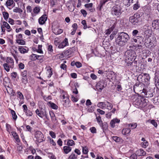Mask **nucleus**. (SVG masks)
Listing matches in <instances>:
<instances>
[{
	"label": "nucleus",
	"instance_id": "f257e3e1",
	"mask_svg": "<svg viewBox=\"0 0 159 159\" xmlns=\"http://www.w3.org/2000/svg\"><path fill=\"white\" fill-rule=\"evenodd\" d=\"M129 39V36L127 34L123 32H120L118 34L115 42L117 45L122 47L125 44Z\"/></svg>",
	"mask_w": 159,
	"mask_h": 159
},
{
	"label": "nucleus",
	"instance_id": "f03ea898",
	"mask_svg": "<svg viewBox=\"0 0 159 159\" xmlns=\"http://www.w3.org/2000/svg\"><path fill=\"white\" fill-rule=\"evenodd\" d=\"M125 55L126 57V62L128 64V66H130L133 62L135 63L136 62H134L135 59L136 54L133 50H129L127 51L125 53Z\"/></svg>",
	"mask_w": 159,
	"mask_h": 159
},
{
	"label": "nucleus",
	"instance_id": "7ed1b4c3",
	"mask_svg": "<svg viewBox=\"0 0 159 159\" xmlns=\"http://www.w3.org/2000/svg\"><path fill=\"white\" fill-rule=\"evenodd\" d=\"M122 13V8L119 5H116L113 7L111 10V14L115 17L118 18Z\"/></svg>",
	"mask_w": 159,
	"mask_h": 159
},
{
	"label": "nucleus",
	"instance_id": "20e7f679",
	"mask_svg": "<svg viewBox=\"0 0 159 159\" xmlns=\"http://www.w3.org/2000/svg\"><path fill=\"white\" fill-rule=\"evenodd\" d=\"M140 17L139 14L135 13L134 15L129 17V21L133 25H137L141 21Z\"/></svg>",
	"mask_w": 159,
	"mask_h": 159
},
{
	"label": "nucleus",
	"instance_id": "39448f33",
	"mask_svg": "<svg viewBox=\"0 0 159 159\" xmlns=\"http://www.w3.org/2000/svg\"><path fill=\"white\" fill-rule=\"evenodd\" d=\"M148 101L143 97H140L135 100L134 104L141 107H143L147 105Z\"/></svg>",
	"mask_w": 159,
	"mask_h": 159
},
{
	"label": "nucleus",
	"instance_id": "423d86ee",
	"mask_svg": "<svg viewBox=\"0 0 159 159\" xmlns=\"http://www.w3.org/2000/svg\"><path fill=\"white\" fill-rule=\"evenodd\" d=\"M34 136L36 139V141L37 142L40 143L44 141L45 140L43 134L39 131H37L35 133Z\"/></svg>",
	"mask_w": 159,
	"mask_h": 159
},
{
	"label": "nucleus",
	"instance_id": "0eeeda50",
	"mask_svg": "<svg viewBox=\"0 0 159 159\" xmlns=\"http://www.w3.org/2000/svg\"><path fill=\"white\" fill-rule=\"evenodd\" d=\"M35 112L37 115L39 117L43 118L44 117L48 119L47 114L45 108H41L40 109H37L35 111Z\"/></svg>",
	"mask_w": 159,
	"mask_h": 159
},
{
	"label": "nucleus",
	"instance_id": "6e6552de",
	"mask_svg": "<svg viewBox=\"0 0 159 159\" xmlns=\"http://www.w3.org/2000/svg\"><path fill=\"white\" fill-rule=\"evenodd\" d=\"M141 92V95L143 98H151L153 96L152 92L150 90L147 91L146 89L143 88L140 91Z\"/></svg>",
	"mask_w": 159,
	"mask_h": 159
},
{
	"label": "nucleus",
	"instance_id": "1a4fd4ad",
	"mask_svg": "<svg viewBox=\"0 0 159 159\" xmlns=\"http://www.w3.org/2000/svg\"><path fill=\"white\" fill-rule=\"evenodd\" d=\"M106 86L103 80H100L97 83L96 88L98 91L101 92Z\"/></svg>",
	"mask_w": 159,
	"mask_h": 159
},
{
	"label": "nucleus",
	"instance_id": "9d476101",
	"mask_svg": "<svg viewBox=\"0 0 159 159\" xmlns=\"http://www.w3.org/2000/svg\"><path fill=\"white\" fill-rule=\"evenodd\" d=\"M69 45L68 42V39L67 38H65L64 40H63L61 43H60L58 45V48H63L66 46Z\"/></svg>",
	"mask_w": 159,
	"mask_h": 159
},
{
	"label": "nucleus",
	"instance_id": "9b49d317",
	"mask_svg": "<svg viewBox=\"0 0 159 159\" xmlns=\"http://www.w3.org/2000/svg\"><path fill=\"white\" fill-rule=\"evenodd\" d=\"M152 26L154 29L159 30V20H153L152 23Z\"/></svg>",
	"mask_w": 159,
	"mask_h": 159
},
{
	"label": "nucleus",
	"instance_id": "f8f14e48",
	"mask_svg": "<svg viewBox=\"0 0 159 159\" xmlns=\"http://www.w3.org/2000/svg\"><path fill=\"white\" fill-rule=\"evenodd\" d=\"M6 64L9 65L11 68H13L14 67V61L12 58L11 57H7L6 61Z\"/></svg>",
	"mask_w": 159,
	"mask_h": 159
},
{
	"label": "nucleus",
	"instance_id": "ddd939ff",
	"mask_svg": "<svg viewBox=\"0 0 159 159\" xmlns=\"http://www.w3.org/2000/svg\"><path fill=\"white\" fill-rule=\"evenodd\" d=\"M27 72L26 70H24L21 73V75L22 76V81L24 84H26L27 82Z\"/></svg>",
	"mask_w": 159,
	"mask_h": 159
},
{
	"label": "nucleus",
	"instance_id": "4468645a",
	"mask_svg": "<svg viewBox=\"0 0 159 159\" xmlns=\"http://www.w3.org/2000/svg\"><path fill=\"white\" fill-rule=\"evenodd\" d=\"M47 17L46 14L42 15L39 19V22L40 24L43 25L47 20Z\"/></svg>",
	"mask_w": 159,
	"mask_h": 159
},
{
	"label": "nucleus",
	"instance_id": "2eb2a0df",
	"mask_svg": "<svg viewBox=\"0 0 159 159\" xmlns=\"http://www.w3.org/2000/svg\"><path fill=\"white\" fill-rule=\"evenodd\" d=\"M139 77L141 78L142 77H143L144 78V80L146 82L149 80L150 77L149 74L147 73H142L139 76Z\"/></svg>",
	"mask_w": 159,
	"mask_h": 159
},
{
	"label": "nucleus",
	"instance_id": "dca6fc26",
	"mask_svg": "<svg viewBox=\"0 0 159 159\" xmlns=\"http://www.w3.org/2000/svg\"><path fill=\"white\" fill-rule=\"evenodd\" d=\"M120 121V120L117 118L113 119L111 120L110 122L111 126L112 128L114 127L115 125L116 124L119 123Z\"/></svg>",
	"mask_w": 159,
	"mask_h": 159
},
{
	"label": "nucleus",
	"instance_id": "f3484780",
	"mask_svg": "<svg viewBox=\"0 0 159 159\" xmlns=\"http://www.w3.org/2000/svg\"><path fill=\"white\" fill-rule=\"evenodd\" d=\"M152 38L151 36L147 35L146 36L145 39L144 43L146 46H148V44L152 41Z\"/></svg>",
	"mask_w": 159,
	"mask_h": 159
},
{
	"label": "nucleus",
	"instance_id": "a211bd4d",
	"mask_svg": "<svg viewBox=\"0 0 159 159\" xmlns=\"http://www.w3.org/2000/svg\"><path fill=\"white\" fill-rule=\"evenodd\" d=\"M14 53H13V55L16 60V61L17 63V61L19 60L18 58L20 57L19 53L18 52V51L16 50H14Z\"/></svg>",
	"mask_w": 159,
	"mask_h": 159
},
{
	"label": "nucleus",
	"instance_id": "6ab92c4d",
	"mask_svg": "<svg viewBox=\"0 0 159 159\" xmlns=\"http://www.w3.org/2000/svg\"><path fill=\"white\" fill-rule=\"evenodd\" d=\"M2 25L3 26L4 28H6L7 29L8 32H10L12 30V29L11 28L9 25L6 21L3 22V25Z\"/></svg>",
	"mask_w": 159,
	"mask_h": 159
},
{
	"label": "nucleus",
	"instance_id": "aec40b11",
	"mask_svg": "<svg viewBox=\"0 0 159 159\" xmlns=\"http://www.w3.org/2000/svg\"><path fill=\"white\" fill-rule=\"evenodd\" d=\"M63 150L64 152L67 154L71 151V148L68 146H65L63 147Z\"/></svg>",
	"mask_w": 159,
	"mask_h": 159
},
{
	"label": "nucleus",
	"instance_id": "412c9836",
	"mask_svg": "<svg viewBox=\"0 0 159 159\" xmlns=\"http://www.w3.org/2000/svg\"><path fill=\"white\" fill-rule=\"evenodd\" d=\"M97 105L98 107L102 109L107 108L106 102H100Z\"/></svg>",
	"mask_w": 159,
	"mask_h": 159
},
{
	"label": "nucleus",
	"instance_id": "4be33fe9",
	"mask_svg": "<svg viewBox=\"0 0 159 159\" xmlns=\"http://www.w3.org/2000/svg\"><path fill=\"white\" fill-rule=\"evenodd\" d=\"M139 156H144L146 154V152L143 149H140L137 152Z\"/></svg>",
	"mask_w": 159,
	"mask_h": 159
},
{
	"label": "nucleus",
	"instance_id": "5701e85b",
	"mask_svg": "<svg viewBox=\"0 0 159 159\" xmlns=\"http://www.w3.org/2000/svg\"><path fill=\"white\" fill-rule=\"evenodd\" d=\"M40 9L39 7H35L34 8L33 10V11L34 12V13H32V16H35V14H38L39 13L40 11Z\"/></svg>",
	"mask_w": 159,
	"mask_h": 159
},
{
	"label": "nucleus",
	"instance_id": "b1692460",
	"mask_svg": "<svg viewBox=\"0 0 159 159\" xmlns=\"http://www.w3.org/2000/svg\"><path fill=\"white\" fill-rule=\"evenodd\" d=\"M12 135L13 136L16 142L17 143L20 141L19 136L17 133L15 131L11 132Z\"/></svg>",
	"mask_w": 159,
	"mask_h": 159
},
{
	"label": "nucleus",
	"instance_id": "393cba45",
	"mask_svg": "<svg viewBox=\"0 0 159 159\" xmlns=\"http://www.w3.org/2000/svg\"><path fill=\"white\" fill-rule=\"evenodd\" d=\"M49 114L52 121L53 122H56L57 119L54 113L52 112H49Z\"/></svg>",
	"mask_w": 159,
	"mask_h": 159
},
{
	"label": "nucleus",
	"instance_id": "a878e982",
	"mask_svg": "<svg viewBox=\"0 0 159 159\" xmlns=\"http://www.w3.org/2000/svg\"><path fill=\"white\" fill-rule=\"evenodd\" d=\"M29 51V48L26 47L20 46V53L24 54L27 52Z\"/></svg>",
	"mask_w": 159,
	"mask_h": 159
},
{
	"label": "nucleus",
	"instance_id": "bb28decb",
	"mask_svg": "<svg viewBox=\"0 0 159 159\" xmlns=\"http://www.w3.org/2000/svg\"><path fill=\"white\" fill-rule=\"evenodd\" d=\"M130 129L129 128L124 129L122 130V133L124 135L129 134L130 132Z\"/></svg>",
	"mask_w": 159,
	"mask_h": 159
},
{
	"label": "nucleus",
	"instance_id": "cd10ccee",
	"mask_svg": "<svg viewBox=\"0 0 159 159\" xmlns=\"http://www.w3.org/2000/svg\"><path fill=\"white\" fill-rule=\"evenodd\" d=\"M39 57L38 56V55L34 54H32L30 56V59L31 61H35L37 60V57Z\"/></svg>",
	"mask_w": 159,
	"mask_h": 159
},
{
	"label": "nucleus",
	"instance_id": "c85d7f7f",
	"mask_svg": "<svg viewBox=\"0 0 159 159\" xmlns=\"http://www.w3.org/2000/svg\"><path fill=\"white\" fill-rule=\"evenodd\" d=\"M48 104L49 105V106H50L51 108L53 109H57L58 108V107L57 106L51 101L49 102Z\"/></svg>",
	"mask_w": 159,
	"mask_h": 159
},
{
	"label": "nucleus",
	"instance_id": "c756f323",
	"mask_svg": "<svg viewBox=\"0 0 159 159\" xmlns=\"http://www.w3.org/2000/svg\"><path fill=\"white\" fill-rule=\"evenodd\" d=\"M129 128L130 129H133L136 128L137 126V124L136 123H131L129 124H128Z\"/></svg>",
	"mask_w": 159,
	"mask_h": 159
},
{
	"label": "nucleus",
	"instance_id": "7c9ffc66",
	"mask_svg": "<svg viewBox=\"0 0 159 159\" xmlns=\"http://www.w3.org/2000/svg\"><path fill=\"white\" fill-rule=\"evenodd\" d=\"M143 11L145 13L148 14L151 11V9L149 6H145L143 7Z\"/></svg>",
	"mask_w": 159,
	"mask_h": 159
},
{
	"label": "nucleus",
	"instance_id": "2f4dec72",
	"mask_svg": "<svg viewBox=\"0 0 159 159\" xmlns=\"http://www.w3.org/2000/svg\"><path fill=\"white\" fill-rule=\"evenodd\" d=\"M109 0H101L100 3V9H101L102 6L105 4V3L109 1Z\"/></svg>",
	"mask_w": 159,
	"mask_h": 159
},
{
	"label": "nucleus",
	"instance_id": "473e14b6",
	"mask_svg": "<svg viewBox=\"0 0 159 159\" xmlns=\"http://www.w3.org/2000/svg\"><path fill=\"white\" fill-rule=\"evenodd\" d=\"M155 82L159 81V71H156L155 73Z\"/></svg>",
	"mask_w": 159,
	"mask_h": 159
},
{
	"label": "nucleus",
	"instance_id": "72a5a7b5",
	"mask_svg": "<svg viewBox=\"0 0 159 159\" xmlns=\"http://www.w3.org/2000/svg\"><path fill=\"white\" fill-rule=\"evenodd\" d=\"M67 144L68 145V146H72L74 145H75V143L71 139H68Z\"/></svg>",
	"mask_w": 159,
	"mask_h": 159
},
{
	"label": "nucleus",
	"instance_id": "f704fd0d",
	"mask_svg": "<svg viewBox=\"0 0 159 159\" xmlns=\"http://www.w3.org/2000/svg\"><path fill=\"white\" fill-rule=\"evenodd\" d=\"M11 112L12 114L13 119L15 120L17 118V115H16L15 112L13 110L10 109Z\"/></svg>",
	"mask_w": 159,
	"mask_h": 159
},
{
	"label": "nucleus",
	"instance_id": "c9c22d12",
	"mask_svg": "<svg viewBox=\"0 0 159 159\" xmlns=\"http://www.w3.org/2000/svg\"><path fill=\"white\" fill-rule=\"evenodd\" d=\"M3 65L4 69L7 72L9 71L10 68H11V67L9 66V65L6 63L4 64Z\"/></svg>",
	"mask_w": 159,
	"mask_h": 159
},
{
	"label": "nucleus",
	"instance_id": "e433bc0d",
	"mask_svg": "<svg viewBox=\"0 0 159 159\" xmlns=\"http://www.w3.org/2000/svg\"><path fill=\"white\" fill-rule=\"evenodd\" d=\"M3 17L6 20H7L9 17V14L7 12L4 11L2 13Z\"/></svg>",
	"mask_w": 159,
	"mask_h": 159
},
{
	"label": "nucleus",
	"instance_id": "4c0bfd02",
	"mask_svg": "<svg viewBox=\"0 0 159 159\" xmlns=\"http://www.w3.org/2000/svg\"><path fill=\"white\" fill-rule=\"evenodd\" d=\"M42 46L39 45L38 46V49H35L36 51L40 53H43V51L41 49Z\"/></svg>",
	"mask_w": 159,
	"mask_h": 159
},
{
	"label": "nucleus",
	"instance_id": "58836bf2",
	"mask_svg": "<svg viewBox=\"0 0 159 159\" xmlns=\"http://www.w3.org/2000/svg\"><path fill=\"white\" fill-rule=\"evenodd\" d=\"M107 109L109 110H111L112 108L113 105L112 104L108 102H107Z\"/></svg>",
	"mask_w": 159,
	"mask_h": 159
},
{
	"label": "nucleus",
	"instance_id": "ea45409f",
	"mask_svg": "<svg viewBox=\"0 0 159 159\" xmlns=\"http://www.w3.org/2000/svg\"><path fill=\"white\" fill-rule=\"evenodd\" d=\"M14 3L13 0H8L6 2V5L7 6H10L12 5Z\"/></svg>",
	"mask_w": 159,
	"mask_h": 159
},
{
	"label": "nucleus",
	"instance_id": "a19ab883",
	"mask_svg": "<svg viewBox=\"0 0 159 159\" xmlns=\"http://www.w3.org/2000/svg\"><path fill=\"white\" fill-rule=\"evenodd\" d=\"M150 121V123L156 128H157V123L155 121V120H148V121Z\"/></svg>",
	"mask_w": 159,
	"mask_h": 159
},
{
	"label": "nucleus",
	"instance_id": "79ce46f5",
	"mask_svg": "<svg viewBox=\"0 0 159 159\" xmlns=\"http://www.w3.org/2000/svg\"><path fill=\"white\" fill-rule=\"evenodd\" d=\"M82 150L83 153L85 154H86L88 153V149L87 147H83Z\"/></svg>",
	"mask_w": 159,
	"mask_h": 159
},
{
	"label": "nucleus",
	"instance_id": "37998d69",
	"mask_svg": "<svg viewBox=\"0 0 159 159\" xmlns=\"http://www.w3.org/2000/svg\"><path fill=\"white\" fill-rule=\"evenodd\" d=\"M138 2L137 1V3L134 5L133 8L134 10H137L140 7L139 5L138 4Z\"/></svg>",
	"mask_w": 159,
	"mask_h": 159
},
{
	"label": "nucleus",
	"instance_id": "c03bdc74",
	"mask_svg": "<svg viewBox=\"0 0 159 159\" xmlns=\"http://www.w3.org/2000/svg\"><path fill=\"white\" fill-rule=\"evenodd\" d=\"M16 43L20 44V34H18L16 36Z\"/></svg>",
	"mask_w": 159,
	"mask_h": 159
},
{
	"label": "nucleus",
	"instance_id": "a18cd8bd",
	"mask_svg": "<svg viewBox=\"0 0 159 159\" xmlns=\"http://www.w3.org/2000/svg\"><path fill=\"white\" fill-rule=\"evenodd\" d=\"M77 156L72 153L69 157V159H75L77 158Z\"/></svg>",
	"mask_w": 159,
	"mask_h": 159
},
{
	"label": "nucleus",
	"instance_id": "49530a36",
	"mask_svg": "<svg viewBox=\"0 0 159 159\" xmlns=\"http://www.w3.org/2000/svg\"><path fill=\"white\" fill-rule=\"evenodd\" d=\"M72 49L71 48L69 49L68 50H66L64 52V54H65L66 55H70L71 54L72 52Z\"/></svg>",
	"mask_w": 159,
	"mask_h": 159
},
{
	"label": "nucleus",
	"instance_id": "de8ad7c7",
	"mask_svg": "<svg viewBox=\"0 0 159 159\" xmlns=\"http://www.w3.org/2000/svg\"><path fill=\"white\" fill-rule=\"evenodd\" d=\"M43 99L46 101H48L49 100L52 99V97L51 96L49 95L48 97L44 95L43 96Z\"/></svg>",
	"mask_w": 159,
	"mask_h": 159
},
{
	"label": "nucleus",
	"instance_id": "09e8293b",
	"mask_svg": "<svg viewBox=\"0 0 159 159\" xmlns=\"http://www.w3.org/2000/svg\"><path fill=\"white\" fill-rule=\"evenodd\" d=\"M96 119L98 123L100 125V126H101L102 123H103L102 121L101 117L99 116L98 117H97Z\"/></svg>",
	"mask_w": 159,
	"mask_h": 159
},
{
	"label": "nucleus",
	"instance_id": "8fccbe9b",
	"mask_svg": "<svg viewBox=\"0 0 159 159\" xmlns=\"http://www.w3.org/2000/svg\"><path fill=\"white\" fill-rule=\"evenodd\" d=\"M139 33V31L137 30H134L132 32V35L134 37H136Z\"/></svg>",
	"mask_w": 159,
	"mask_h": 159
},
{
	"label": "nucleus",
	"instance_id": "3c124183",
	"mask_svg": "<svg viewBox=\"0 0 159 159\" xmlns=\"http://www.w3.org/2000/svg\"><path fill=\"white\" fill-rule=\"evenodd\" d=\"M112 138L116 142H120V139L117 136H112Z\"/></svg>",
	"mask_w": 159,
	"mask_h": 159
},
{
	"label": "nucleus",
	"instance_id": "603ef678",
	"mask_svg": "<svg viewBox=\"0 0 159 159\" xmlns=\"http://www.w3.org/2000/svg\"><path fill=\"white\" fill-rule=\"evenodd\" d=\"M81 23L84 26L83 27L84 29H86L87 28L86 21L85 20H83L82 21Z\"/></svg>",
	"mask_w": 159,
	"mask_h": 159
},
{
	"label": "nucleus",
	"instance_id": "864d4df0",
	"mask_svg": "<svg viewBox=\"0 0 159 159\" xmlns=\"http://www.w3.org/2000/svg\"><path fill=\"white\" fill-rule=\"evenodd\" d=\"M148 145V142L146 141L142 143V147L143 148H145L147 147Z\"/></svg>",
	"mask_w": 159,
	"mask_h": 159
},
{
	"label": "nucleus",
	"instance_id": "5fc2aeb1",
	"mask_svg": "<svg viewBox=\"0 0 159 159\" xmlns=\"http://www.w3.org/2000/svg\"><path fill=\"white\" fill-rule=\"evenodd\" d=\"M26 115L28 116H31L33 115V113L30 110H28L26 112H25Z\"/></svg>",
	"mask_w": 159,
	"mask_h": 159
},
{
	"label": "nucleus",
	"instance_id": "6e6d98bb",
	"mask_svg": "<svg viewBox=\"0 0 159 159\" xmlns=\"http://www.w3.org/2000/svg\"><path fill=\"white\" fill-rule=\"evenodd\" d=\"M112 30L113 29L111 28L107 29L106 31V34L108 35L110 34Z\"/></svg>",
	"mask_w": 159,
	"mask_h": 159
},
{
	"label": "nucleus",
	"instance_id": "4d7b16f0",
	"mask_svg": "<svg viewBox=\"0 0 159 159\" xmlns=\"http://www.w3.org/2000/svg\"><path fill=\"white\" fill-rule=\"evenodd\" d=\"M48 72L49 73V75H48V77L50 78L52 75V68H50L48 70Z\"/></svg>",
	"mask_w": 159,
	"mask_h": 159
},
{
	"label": "nucleus",
	"instance_id": "13d9d810",
	"mask_svg": "<svg viewBox=\"0 0 159 159\" xmlns=\"http://www.w3.org/2000/svg\"><path fill=\"white\" fill-rule=\"evenodd\" d=\"M139 83H136L134 86L133 90H134V93H136V92H135V89L136 88L137 89H138L140 87H139Z\"/></svg>",
	"mask_w": 159,
	"mask_h": 159
},
{
	"label": "nucleus",
	"instance_id": "bf43d9fd",
	"mask_svg": "<svg viewBox=\"0 0 159 159\" xmlns=\"http://www.w3.org/2000/svg\"><path fill=\"white\" fill-rule=\"evenodd\" d=\"M91 132L92 133H96V129L95 127H92L90 129Z\"/></svg>",
	"mask_w": 159,
	"mask_h": 159
},
{
	"label": "nucleus",
	"instance_id": "052dcab7",
	"mask_svg": "<svg viewBox=\"0 0 159 159\" xmlns=\"http://www.w3.org/2000/svg\"><path fill=\"white\" fill-rule=\"evenodd\" d=\"M20 137L21 138V139L22 140V141H23V142L26 145H28L27 142L25 140V137H24L23 134H20Z\"/></svg>",
	"mask_w": 159,
	"mask_h": 159
},
{
	"label": "nucleus",
	"instance_id": "680f3d73",
	"mask_svg": "<svg viewBox=\"0 0 159 159\" xmlns=\"http://www.w3.org/2000/svg\"><path fill=\"white\" fill-rule=\"evenodd\" d=\"M62 97L63 99L64 100L63 101L65 102V103L69 102V99L67 97H66L64 95H63Z\"/></svg>",
	"mask_w": 159,
	"mask_h": 159
},
{
	"label": "nucleus",
	"instance_id": "e2e57ef3",
	"mask_svg": "<svg viewBox=\"0 0 159 159\" xmlns=\"http://www.w3.org/2000/svg\"><path fill=\"white\" fill-rule=\"evenodd\" d=\"M49 134L52 138H55L56 137L55 133L52 131H50Z\"/></svg>",
	"mask_w": 159,
	"mask_h": 159
},
{
	"label": "nucleus",
	"instance_id": "0e129e2a",
	"mask_svg": "<svg viewBox=\"0 0 159 159\" xmlns=\"http://www.w3.org/2000/svg\"><path fill=\"white\" fill-rule=\"evenodd\" d=\"M100 126L103 129H106L108 126L107 124H104L103 123H102L101 126Z\"/></svg>",
	"mask_w": 159,
	"mask_h": 159
},
{
	"label": "nucleus",
	"instance_id": "69168bd1",
	"mask_svg": "<svg viewBox=\"0 0 159 159\" xmlns=\"http://www.w3.org/2000/svg\"><path fill=\"white\" fill-rule=\"evenodd\" d=\"M75 66L77 68H80L82 66L81 63L79 61L76 62Z\"/></svg>",
	"mask_w": 159,
	"mask_h": 159
},
{
	"label": "nucleus",
	"instance_id": "338daca9",
	"mask_svg": "<svg viewBox=\"0 0 159 159\" xmlns=\"http://www.w3.org/2000/svg\"><path fill=\"white\" fill-rule=\"evenodd\" d=\"M81 13L83 15V16L84 17L86 16L87 14V12L84 9H82L80 11Z\"/></svg>",
	"mask_w": 159,
	"mask_h": 159
},
{
	"label": "nucleus",
	"instance_id": "774afa93",
	"mask_svg": "<svg viewBox=\"0 0 159 159\" xmlns=\"http://www.w3.org/2000/svg\"><path fill=\"white\" fill-rule=\"evenodd\" d=\"M130 158L131 159H137V156L135 153H133L131 156Z\"/></svg>",
	"mask_w": 159,
	"mask_h": 159
}]
</instances>
